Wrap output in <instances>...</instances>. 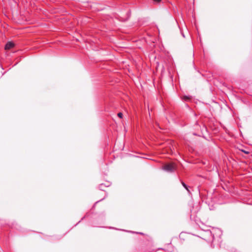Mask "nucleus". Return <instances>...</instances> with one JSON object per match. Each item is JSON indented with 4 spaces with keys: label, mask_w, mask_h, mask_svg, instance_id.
Wrapping results in <instances>:
<instances>
[{
    "label": "nucleus",
    "mask_w": 252,
    "mask_h": 252,
    "mask_svg": "<svg viewBox=\"0 0 252 252\" xmlns=\"http://www.w3.org/2000/svg\"><path fill=\"white\" fill-rule=\"evenodd\" d=\"M162 169L166 172L171 173L175 170V168L172 163H169L165 165L162 167Z\"/></svg>",
    "instance_id": "f257e3e1"
},
{
    "label": "nucleus",
    "mask_w": 252,
    "mask_h": 252,
    "mask_svg": "<svg viewBox=\"0 0 252 252\" xmlns=\"http://www.w3.org/2000/svg\"><path fill=\"white\" fill-rule=\"evenodd\" d=\"M14 46V44L13 42H8L5 46V50H9L11 48H12V47H13Z\"/></svg>",
    "instance_id": "f03ea898"
},
{
    "label": "nucleus",
    "mask_w": 252,
    "mask_h": 252,
    "mask_svg": "<svg viewBox=\"0 0 252 252\" xmlns=\"http://www.w3.org/2000/svg\"><path fill=\"white\" fill-rule=\"evenodd\" d=\"M182 185L185 188V189L189 192H190V191L189 189V186H188L184 182H181Z\"/></svg>",
    "instance_id": "7ed1b4c3"
},
{
    "label": "nucleus",
    "mask_w": 252,
    "mask_h": 252,
    "mask_svg": "<svg viewBox=\"0 0 252 252\" xmlns=\"http://www.w3.org/2000/svg\"><path fill=\"white\" fill-rule=\"evenodd\" d=\"M103 187H104V185H103V184H100V185L99 186V189L100 190H103Z\"/></svg>",
    "instance_id": "20e7f679"
},
{
    "label": "nucleus",
    "mask_w": 252,
    "mask_h": 252,
    "mask_svg": "<svg viewBox=\"0 0 252 252\" xmlns=\"http://www.w3.org/2000/svg\"><path fill=\"white\" fill-rule=\"evenodd\" d=\"M123 113H121V112H120L118 114V116L119 117V118H122L123 117Z\"/></svg>",
    "instance_id": "39448f33"
},
{
    "label": "nucleus",
    "mask_w": 252,
    "mask_h": 252,
    "mask_svg": "<svg viewBox=\"0 0 252 252\" xmlns=\"http://www.w3.org/2000/svg\"><path fill=\"white\" fill-rule=\"evenodd\" d=\"M172 251H173L172 248L168 249H167L165 250L166 252H172Z\"/></svg>",
    "instance_id": "423d86ee"
},
{
    "label": "nucleus",
    "mask_w": 252,
    "mask_h": 252,
    "mask_svg": "<svg viewBox=\"0 0 252 252\" xmlns=\"http://www.w3.org/2000/svg\"><path fill=\"white\" fill-rule=\"evenodd\" d=\"M216 231H217V232L219 233V235L221 234V232L220 230L219 229H216Z\"/></svg>",
    "instance_id": "0eeeda50"
},
{
    "label": "nucleus",
    "mask_w": 252,
    "mask_h": 252,
    "mask_svg": "<svg viewBox=\"0 0 252 252\" xmlns=\"http://www.w3.org/2000/svg\"><path fill=\"white\" fill-rule=\"evenodd\" d=\"M242 152H244V153H245L246 154H249L250 153V152L249 151H245L244 150H242Z\"/></svg>",
    "instance_id": "6e6552de"
},
{
    "label": "nucleus",
    "mask_w": 252,
    "mask_h": 252,
    "mask_svg": "<svg viewBox=\"0 0 252 252\" xmlns=\"http://www.w3.org/2000/svg\"><path fill=\"white\" fill-rule=\"evenodd\" d=\"M189 97L188 96H184V99L186 100L189 99Z\"/></svg>",
    "instance_id": "1a4fd4ad"
},
{
    "label": "nucleus",
    "mask_w": 252,
    "mask_h": 252,
    "mask_svg": "<svg viewBox=\"0 0 252 252\" xmlns=\"http://www.w3.org/2000/svg\"><path fill=\"white\" fill-rule=\"evenodd\" d=\"M207 232L209 234H210V235H212V232H211V231H209V230L207 231Z\"/></svg>",
    "instance_id": "9d476101"
},
{
    "label": "nucleus",
    "mask_w": 252,
    "mask_h": 252,
    "mask_svg": "<svg viewBox=\"0 0 252 252\" xmlns=\"http://www.w3.org/2000/svg\"><path fill=\"white\" fill-rule=\"evenodd\" d=\"M154 1H156V2H159L161 0H153Z\"/></svg>",
    "instance_id": "9b49d317"
},
{
    "label": "nucleus",
    "mask_w": 252,
    "mask_h": 252,
    "mask_svg": "<svg viewBox=\"0 0 252 252\" xmlns=\"http://www.w3.org/2000/svg\"><path fill=\"white\" fill-rule=\"evenodd\" d=\"M182 34L183 37H185V35H184V34L183 33H182Z\"/></svg>",
    "instance_id": "f8f14e48"
},
{
    "label": "nucleus",
    "mask_w": 252,
    "mask_h": 252,
    "mask_svg": "<svg viewBox=\"0 0 252 252\" xmlns=\"http://www.w3.org/2000/svg\"><path fill=\"white\" fill-rule=\"evenodd\" d=\"M212 235H213V237H214V234H213Z\"/></svg>",
    "instance_id": "ddd939ff"
}]
</instances>
